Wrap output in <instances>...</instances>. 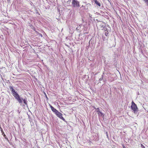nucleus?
Listing matches in <instances>:
<instances>
[{
    "instance_id": "f257e3e1",
    "label": "nucleus",
    "mask_w": 148,
    "mask_h": 148,
    "mask_svg": "<svg viewBox=\"0 0 148 148\" xmlns=\"http://www.w3.org/2000/svg\"><path fill=\"white\" fill-rule=\"evenodd\" d=\"M10 88L12 93L13 96L15 99H17L20 105L24 106L25 105H27V101L26 99H23L20 97L18 93L15 91L14 89L11 86H10Z\"/></svg>"
},
{
    "instance_id": "f03ea898",
    "label": "nucleus",
    "mask_w": 148,
    "mask_h": 148,
    "mask_svg": "<svg viewBox=\"0 0 148 148\" xmlns=\"http://www.w3.org/2000/svg\"><path fill=\"white\" fill-rule=\"evenodd\" d=\"M131 108L134 111V113L135 114L137 113L138 109L137 105L133 101H132V103Z\"/></svg>"
},
{
    "instance_id": "7ed1b4c3",
    "label": "nucleus",
    "mask_w": 148,
    "mask_h": 148,
    "mask_svg": "<svg viewBox=\"0 0 148 148\" xmlns=\"http://www.w3.org/2000/svg\"><path fill=\"white\" fill-rule=\"evenodd\" d=\"M72 4L73 7H77L80 6L79 2L77 0H72Z\"/></svg>"
},
{
    "instance_id": "20e7f679",
    "label": "nucleus",
    "mask_w": 148,
    "mask_h": 148,
    "mask_svg": "<svg viewBox=\"0 0 148 148\" xmlns=\"http://www.w3.org/2000/svg\"><path fill=\"white\" fill-rule=\"evenodd\" d=\"M103 29L105 31V34L106 36H107L108 35V29L107 28L106 26H104L103 27Z\"/></svg>"
},
{
    "instance_id": "39448f33",
    "label": "nucleus",
    "mask_w": 148,
    "mask_h": 148,
    "mask_svg": "<svg viewBox=\"0 0 148 148\" xmlns=\"http://www.w3.org/2000/svg\"><path fill=\"white\" fill-rule=\"evenodd\" d=\"M50 107L51 108L52 111L54 112V113L56 114L58 112V111L56 109L54 108L52 106L50 105Z\"/></svg>"
},
{
    "instance_id": "423d86ee",
    "label": "nucleus",
    "mask_w": 148,
    "mask_h": 148,
    "mask_svg": "<svg viewBox=\"0 0 148 148\" xmlns=\"http://www.w3.org/2000/svg\"><path fill=\"white\" fill-rule=\"evenodd\" d=\"M99 112L98 113V115L99 117H103L104 116V115H103V114L101 111H99Z\"/></svg>"
},
{
    "instance_id": "0eeeda50",
    "label": "nucleus",
    "mask_w": 148,
    "mask_h": 148,
    "mask_svg": "<svg viewBox=\"0 0 148 148\" xmlns=\"http://www.w3.org/2000/svg\"><path fill=\"white\" fill-rule=\"evenodd\" d=\"M94 1L95 2V3L97 5H98L99 7L101 6V4L97 0H94Z\"/></svg>"
},
{
    "instance_id": "6e6552de",
    "label": "nucleus",
    "mask_w": 148,
    "mask_h": 148,
    "mask_svg": "<svg viewBox=\"0 0 148 148\" xmlns=\"http://www.w3.org/2000/svg\"><path fill=\"white\" fill-rule=\"evenodd\" d=\"M62 114H61V115H60L58 117L60 119H61L63 120L64 121H66L65 119L62 116Z\"/></svg>"
},
{
    "instance_id": "1a4fd4ad",
    "label": "nucleus",
    "mask_w": 148,
    "mask_h": 148,
    "mask_svg": "<svg viewBox=\"0 0 148 148\" xmlns=\"http://www.w3.org/2000/svg\"><path fill=\"white\" fill-rule=\"evenodd\" d=\"M62 113H60L58 111V112L56 113V115L58 117L59 116L61 115Z\"/></svg>"
},
{
    "instance_id": "9d476101",
    "label": "nucleus",
    "mask_w": 148,
    "mask_h": 148,
    "mask_svg": "<svg viewBox=\"0 0 148 148\" xmlns=\"http://www.w3.org/2000/svg\"><path fill=\"white\" fill-rule=\"evenodd\" d=\"M0 129L1 130V132L2 134H4V132L3 131V129L1 128V127H0Z\"/></svg>"
},
{
    "instance_id": "9b49d317",
    "label": "nucleus",
    "mask_w": 148,
    "mask_h": 148,
    "mask_svg": "<svg viewBox=\"0 0 148 148\" xmlns=\"http://www.w3.org/2000/svg\"><path fill=\"white\" fill-rule=\"evenodd\" d=\"M96 110V111H97V112L98 113V112H99V111H99V108H95Z\"/></svg>"
},
{
    "instance_id": "f8f14e48",
    "label": "nucleus",
    "mask_w": 148,
    "mask_h": 148,
    "mask_svg": "<svg viewBox=\"0 0 148 148\" xmlns=\"http://www.w3.org/2000/svg\"><path fill=\"white\" fill-rule=\"evenodd\" d=\"M146 3L147 5L148 6V0H143Z\"/></svg>"
},
{
    "instance_id": "ddd939ff",
    "label": "nucleus",
    "mask_w": 148,
    "mask_h": 148,
    "mask_svg": "<svg viewBox=\"0 0 148 148\" xmlns=\"http://www.w3.org/2000/svg\"><path fill=\"white\" fill-rule=\"evenodd\" d=\"M141 147L142 148H145V147L142 144H141Z\"/></svg>"
},
{
    "instance_id": "4468645a",
    "label": "nucleus",
    "mask_w": 148,
    "mask_h": 148,
    "mask_svg": "<svg viewBox=\"0 0 148 148\" xmlns=\"http://www.w3.org/2000/svg\"><path fill=\"white\" fill-rule=\"evenodd\" d=\"M3 136H4L5 137V139H7V140H8V138H6L5 137V136H6V135H5V134H4V135Z\"/></svg>"
},
{
    "instance_id": "2eb2a0df",
    "label": "nucleus",
    "mask_w": 148,
    "mask_h": 148,
    "mask_svg": "<svg viewBox=\"0 0 148 148\" xmlns=\"http://www.w3.org/2000/svg\"><path fill=\"white\" fill-rule=\"evenodd\" d=\"M103 79V76L102 77V78H101L100 79H99V80H102V79Z\"/></svg>"
},
{
    "instance_id": "dca6fc26",
    "label": "nucleus",
    "mask_w": 148,
    "mask_h": 148,
    "mask_svg": "<svg viewBox=\"0 0 148 148\" xmlns=\"http://www.w3.org/2000/svg\"><path fill=\"white\" fill-rule=\"evenodd\" d=\"M123 148H126V147L125 146H123Z\"/></svg>"
},
{
    "instance_id": "f3484780",
    "label": "nucleus",
    "mask_w": 148,
    "mask_h": 148,
    "mask_svg": "<svg viewBox=\"0 0 148 148\" xmlns=\"http://www.w3.org/2000/svg\"><path fill=\"white\" fill-rule=\"evenodd\" d=\"M78 27H77L76 28V29L77 30H78Z\"/></svg>"
},
{
    "instance_id": "a211bd4d",
    "label": "nucleus",
    "mask_w": 148,
    "mask_h": 148,
    "mask_svg": "<svg viewBox=\"0 0 148 148\" xmlns=\"http://www.w3.org/2000/svg\"><path fill=\"white\" fill-rule=\"evenodd\" d=\"M79 26H81V25H79Z\"/></svg>"
},
{
    "instance_id": "6ab92c4d",
    "label": "nucleus",
    "mask_w": 148,
    "mask_h": 148,
    "mask_svg": "<svg viewBox=\"0 0 148 148\" xmlns=\"http://www.w3.org/2000/svg\"><path fill=\"white\" fill-rule=\"evenodd\" d=\"M103 27V25H102V26H101V27Z\"/></svg>"
},
{
    "instance_id": "aec40b11",
    "label": "nucleus",
    "mask_w": 148,
    "mask_h": 148,
    "mask_svg": "<svg viewBox=\"0 0 148 148\" xmlns=\"http://www.w3.org/2000/svg\"><path fill=\"white\" fill-rule=\"evenodd\" d=\"M120 76H121V74H120Z\"/></svg>"
},
{
    "instance_id": "412c9836",
    "label": "nucleus",
    "mask_w": 148,
    "mask_h": 148,
    "mask_svg": "<svg viewBox=\"0 0 148 148\" xmlns=\"http://www.w3.org/2000/svg\"><path fill=\"white\" fill-rule=\"evenodd\" d=\"M40 148L39 147V148Z\"/></svg>"
}]
</instances>
